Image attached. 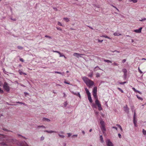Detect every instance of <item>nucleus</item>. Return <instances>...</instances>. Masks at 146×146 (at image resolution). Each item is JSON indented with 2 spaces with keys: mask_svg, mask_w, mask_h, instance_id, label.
<instances>
[{
  "mask_svg": "<svg viewBox=\"0 0 146 146\" xmlns=\"http://www.w3.org/2000/svg\"><path fill=\"white\" fill-rule=\"evenodd\" d=\"M67 134L68 135V137H70L71 136V134L70 133H68Z\"/></svg>",
  "mask_w": 146,
  "mask_h": 146,
  "instance_id": "46",
  "label": "nucleus"
},
{
  "mask_svg": "<svg viewBox=\"0 0 146 146\" xmlns=\"http://www.w3.org/2000/svg\"><path fill=\"white\" fill-rule=\"evenodd\" d=\"M126 61V60L124 59H123V60L122 62L123 63H124Z\"/></svg>",
  "mask_w": 146,
  "mask_h": 146,
  "instance_id": "60",
  "label": "nucleus"
},
{
  "mask_svg": "<svg viewBox=\"0 0 146 146\" xmlns=\"http://www.w3.org/2000/svg\"><path fill=\"white\" fill-rule=\"evenodd\" d=\"M142 29V27H141L139 29H135L134 30V32L138 33H140L141 32V30Z\"/></svg>",
  "mask_w": 146,
  "mask_h": 146,
  "instance_id": "9",
  "label": "nucleus"
},
{
  "mask_svg": "<svg viewBox=\"0 0 146 146\" xmlns=\"http://www.w3.org/2000/svg\"><path fill=\"white\" fill-rule=\"evenodd\" d=\"M41 127L45 128V127L43 125H41V126L39 125V126H37V129H39Z\"/></svg>",
  "mask_w": 146,
  "mask_h": 146,
  "instance_id": "27",
  "label": "nucleus"
},
{
  "mask_svg": "<svg viewBox=\"0 0 146 146\" xmlns=\"http://www.w3.org/2000/svg\"><path fill=\"white\" fill-rule=\"evenodd\" d=\"M82 133L84 135L85 134V132L84 131H82Z\"/></svg>",
  "mask_w": 146,
  "mask_h": 146,
  "instance_id": "64",
  "label": "nucleus"
},
{
  "mask_svg": "<svg viewBox=\"0 0 146 146\" xmlns=\"http://www.w3.org/2000/svg\"><path fill=\"white\" fill-rule=\"evenodd\" d=\"M112 128L115 129L116 130H117V128L116 127H112Z\"/></svg>",
  "mask_w": 146,
  "mask_h": 146,
  "instance_id": "56",
  "label": "nucleus"
},
{
  "mask_svg": "<svg viewBox=\"0 0 146 146\" xmlns=\"http://www.w3.org/2000/svg\"><path fill=\"white\" fill-rule=\"evenodd\" d=\"M101 36L103 37H104L106 38H108L110 39H111L110 37H108V36H107L105 35H103V36Z\"/></svg>",
  "mask_w": 146,
  "mask_h": 146,
  "instance_id": "23",
  "label": "nucleus"
},
{
  "mask_svg": "<svg viewBox=\"0 0 146 146\" xmlns=\"http://www.w3.org/2000/svg\"><path fill=\"white\" fill-rule=\"evenodd\" d=\"M0 92L1 93H3V91L1 90V88H0Z\"/></svg>",
  "mask_w": 146,
  "mask_h": 146,
  "instance_id": "61",
  "label": "nucleus"
},
{
  "mask_svg": "<svg viewBox=\"0 0 146 146\" xmlns=\"http://www.w3.org/2000/svg\"><path fill=\"white\" fill-rule=\"evenodd\" d=\"M77 136H78L76 134V135H72V137H77Z\"/></svg>",
  "mask_w": 146,
  "mask_h": 146,
  "instance_id": "51",
  "label": "nucleus"
},
{
  "mask_svg": "<svg viewBox=\"0 0 146 146\" xmlns=\"http://www.w3.org/2000/svg\"><path fill=\"white\" fill-rule=\"evenodd\" d=\"M17 48L18 49H23V47L20 46H17Z\"/></svg>",
  "mask_w": 146,
  "mask_h": 146,
  "instance_id": "43",
  "label": "nucleus"
},
{
  "mask_svg": "<svg viewBox=\"0 0 146 146\" xmlns=\"http://www.w3.org/2000/svg\"><path fill=\"white\" fill-rule=\"evenodd\" d=\"M112 64L115 66H117L118 65V64L115 62H114V63L113 64Z\"/></svg>",
  "mask_w": 146,
  "mask_h": 146,
  "instance_id": "55",
  "label": "nucleus"
},
{
  "mask_svg": "<svg viewBox=\"0 0 146 146\" xmlns=\"http://www.w3.org/2000/svg\"><path fill=\"white\" fill-rule=\"evenodd\" d=\"M3 88L7 92H9L10 90V88L9 86H8V84L7 83L5 82L3 85Z\"/></svg>",
  "mask_w": 146,
  "mask_h": 146,
  "instance_id": "5",
  "label": "nucleus"
},
{
  "mask_svg": "<svg viewBox=\"0 0 146 146\" xmlns=\"http://www.w3.org/2000/svg\"><path fill=\"white\" fill-rule=\"evenodd\" d=\"M97 88L96 87H95L93 90V94H97Z\"/></svg>",
  "mask_w": 146,
  "mask_h": 146,
  "instance_id": "10",
  "label": "nucleus"
},
{
  "mask_svg": "<svg viewBox=\"0 0 146 146\" xmlns=\"http://www.w3.org/2000/svg\"><path fill=\"white\" fill-rule=\"evenodd\" d=\"M19 74L21 75L23 74V72L20 70H19Z\"/></svg>",
  "mask_w": 146,
  "mask_h": 146,
  "instance_id": "36",
  "label": "nucleus"
},
{
  "mask_svg": "<svg viewBox=\"0 0 146 146\" xmlns=\"http://www.w3.org/2000/svg\"><path fill=\"white\" fill-rule=\"evenodd\" d=\"M95 102L96 105L98 107V110L100 111L102 110L103 109L98 99L95 100Z\"/></svg>",
  "mask_w": 146,
  "mask_h": 146,
  "instance_id": "3",
  "label": "nucleus"
},
{
  "mask_svg": "<svg viewBox=\"0 0 146 146\" xmlns=\"http://www.w3.org/2000/svg\"><path fill=\"white\" fill-rule=\"evenodd\" d=\"M104 61H105V62H108V63H111V62L110 61V60H105V59H104Z\"/></svg>",
  "mask_w": 146,
  "mask_h": 146,
  "instance_id": "25",
  "label": "nucleus"
},
{
  "mask_svg": "<svg viewBox=\"0 0 146 146\" xmlns=\"http://www.w3.org/2000/svg\"><path fill=\"white\" fill-rule=\"evenodd\" d=\"M58 24L60 26H62V25L61 24V23L60 22H59L58 21Z\"/></svg>",
  "mask_w": 146,
  "mask_h": 146,
  "instance_id": "38",
  "label": "nucleus"
},
{
  "mask_svg": "<svg viewBox=\"0 0 146 146\" xmlns=\"http://www.w3.org/2000/svg\"><path fill=\"white\" fill-rule=\"evenodd\" d=\"M98 41L99 42H102L103 41V40H100L99 39H98Z\"/></svg>",
  "mask_w": 146,
  "mask_h": 146,
  "instance_id": "52",
  "label": "nucleus"
},
{
  "mask_svg": "<svg viewBox=\"0 0 146 146\" xmlns=\"http://www.w3.org/2000/svg\"><path fill=\"white\" fill-rule=\"evenodd\" d=\"M71 92L74 95L78 96L80 98H81V96L80 95L79 92L76 93L74 92Z\"/></svg>",
  "mask_w": 146,
  "mask_h": 146,
  "instance_id": "11",
  "label": "nucleus"
},
{
  "mask_svg": "<svg viewBox=\"0 0 146 146\" xmlns=\"http://www.w3.org/2000/svg\"><path fill=\"white\" fill-rule=\"evenodd\" d=\"M82 79L86 84V85L89 87H90L94 84V82L86 77L82 78Z\"/></svg>",
  "mask_w": 146,
  "mask_h": 146,
  "instance_id": "1",
  "label": "nucleus"
},
{
  "mask_svg": "<svg viewBox=\"0 0 146 146\" xmlns=\"http://www.w3.org/2000/svg\"><path fill=\"white\" fill-rule=\"evenodd\" d=\"M63 94H64L63 97H66V95L65 93H64Z\"/></svg>",
  "mask_w": 146,
  "mask_h": 146,
  "instance_id": "63",
  "label": "nucleus"
},
{
  "mask_svg": "<svg viewBox=\"0 0 146 146\" xmlns=\"http://www.w3.org/2000/svg\"><path fill=\"white\" fill-rule=\"evenodd\" d=\"M44 131L45 132H47L48 133H56V131H52V130H50V131L46 130V131Z\"/></svg>",
  "mask_w": 146,
  "mask_h": 146,
  "instance_id": "13",
  "label": "nucleus"
},
{
  "mask_svg": "<svg viewBox=\"0 0 146 146\" xmlns=\"http://www.w3.org/2000/svg\"><path fill=\"white\" fill-rule=\"evenodd\" d=\"M63 19L65 20L66 22H68L69 21V19L67 18H64Z\"/></svg>",
  "mask_w": 146,
  "mask_h": 146,
  "instance_id": "21",
  "label": "nucleus"
},
{
  "mask_svg": "<svg viewBox=\"0 0 146 146\" xmlns=\"http://www.w3.org/2000/svg\"><path fill=\"white\" fill-rule=\"evenodd\" d=\"M100 138L101 142L102 143H103L104 142V141L103 140V137L102 135H100Z\"/></svg>",
  "mask_w": 146,
  "mask_h": 146,
  "instance_id": "17",
  "label": "nucleus"
},
{
  "mask_svg": "<svg viewBox=\"0 0 146 146\" xmlns=\"http://www.w3.org/2000/svg\"><path fill=\"white\" fill-rule=\"evenodd\" d=\"M136 114L135 111H134V116H133V119H135V117H136Z\"/></svg>",
  "mask_w": 146,
  "mask_h": 146,
  "instance_id": "37",
  "label": "nucleus"
},
{
  "mask_svg": "<svg viewBox=\"0 0 146 146\" xmlns=\"http://www.w3.org/2000/svg\"><path fill=\"white\" fill-rule=\"evenodd\" d=\"M130 2H133V3H135L137 2V0H129Z\"/></svg>",
  "mask_w": 146,
  "mask_h": 146,
  "instance_id": "22",
  "label": "nucleus"
},
{
  "mask_svg": "<svg viewBox=\"0 0 146 146\" xmlns=\"http://www.w3.org/2000/svg\"><path fill=\"white\" fill-rule=\"evenodd\" d=\"M93 94V95L95 99V100H96L97 99H98V98L97 97V94Z\"/></svg>",
  "mask_w": 146,
  "mask_h": 146,
  "instance_id": "24",
  "label": "nucleus"
},
{
  "mask_svg": "<svg viewBox=\"0 0 146 146\" xmlns=\"http://www.w3.org/2000/svg\"><path fill=\"white\" fill-rule=\"evenodd\" d=\"M118 83H119V84H122L123 85V84H124L125 83H127V82H118Z\"/></svg>",
  "mask_w": 146,
  "mask_h": 146,
  "instance_id": "32",
  "label": "nucleus"
},
{
  "mask_svg": "<svg viewBox=\"0 0 146 146\" xmlns=\"http://www.w3.org/2000/svg\"><path fill=\"white\" fill-rule=\"evenodd\" d=\"M101 125V128L103 133H104L106 131V129L105 127V123L104 121L102 120L100 121Z\"/></svg>",
  "mask_w": 146,
  "mask_h": 146,
  "instance_id": "2",
  "label": "nucleus"
},
{
  "mask_svg": "<svg viewBox=\"0 0 146 146\" xmlns=\"http://www.w3.org/2000/svg\"><path fill=\"white\" fill-rule=\"evenodd\" d=\"M138 70H139V71L141 73H142V72L141 71V70L140 69H139V67L138 68Z\"/></svg>",
  "mask_w": 146,
  "mask_h": 146,
  "instance_id": "53",
  "label": "nucleus"
},
{
  "mask_svg": "<svg viewBox=\"0 0 146 146\" xmlns=\"http://www.w3.org/2000/svg\"><path fill=\"white\" fill-rule=\"evenodd\" d=\"M44 139V137L42 136L40 137V140H43Z\"/></svg>",
  "mask_w": 146,
  "mask_h": 146,
  "instance_id": "50",
  "label": "nucleus"
},
{
  "mask_svg": "<svg viewBox=\"0 0 146 146\" xmlns=\"http://www.w3.org/2000/svg\"><path fill=\"white\" fill-rule=\"evenodd\" d=\"M53 52H56V53H57L58 54V53H59V51H56V50H53L52 51Z\"/></svg>",
  "mask_w": 146,
  "mask_h": 146,
  "instance_id": "49",
  "label": "nucleus"
},
{
  "mask_svg": "<svg viewBox=\"0 0 146 146\" xmlns=\"http://www.w3.org/2000/svg\"><path fill=\"white\" fill-rule=\"evenodd\" d=\"M85 90L86 91V92L88 96L91 94L89 90L87 88H85Z\"/></svg>",
  "mask_w": 146,
  "mask_h": 146,
  "instance_id": "15",
  "label": "nucleus"
},
{
  "mask_svg": "<svg viewBox=\"0 0 146 146\" xmlns=\"http://www.w3.org/2000/svg\"><path fill=\"white\" fill-rule=\"evenodd\" d=\"M123 108L124 111L125 112L128 113H129V109L128 108L127 106V105H126L125 106L123 107Z\"/></svg>",
  "mask_w": 146,
  "mask_h": 146,
  "instance_id": "8",
  "label": "nucleus"
},
{
  "mask_svg": "<svg viewBox=\"0 0 146 146\" xmlns=\"http://www.w3.org/2000/svg\"><path fill=\"white\" fill-rule=\"evenodd\" d=\"M122 71L124 73V75L123 76L125 78H126L127 74V70L125 68H124L122 69Z\"/></svg>",
  "mask_w": 146,
  "mask_h": 146,
  "instance_id": "7",
  "label": "nucleus"
},
{
  "mask_svg": "<svg viewBox=\"0 0 146 146\" xmlns=\"http://www.w3.org/2000/svg\"><path fill=\"white\" fill-rule=\"evenodd\" d=\"M113 35L114 36H119L121 35V34H120L118 32H115V33H113Z\"/></svg>",
  "mask_w": 146,
  "mask_h": 146,
  "instance_id": "18",
  "label": "nucleus"
},
{
  "mask_svg": "<svg viewBox=\"0 0 146 146\" xmlns=\"http://www.w3.org/2000/svg\"><path fill=\"white\" fill-rule=\"evenodd\" d=\"M132 89L135 92H138L139 94H142V93L141 92H140V91H138L137 90L134 88H132Z\"/></svg>",
  "mask_w": 146,
  "mask_h": 146,
  "instance_id": "16",
  "label": "nucleus"
},
{
  "mask_svg": "<svg viewBox=\"0 0 146 146\" xmlns=\"http://www.w3.org/2000/svg\"><path fill=\"white\" fill-rule=\"evenodd\" d=\"M17 103H18V104H23L24 105H25V104H24V103H22L21 102H16Z\"/></svg>",
  "mask_w": 146,
  "mask_h": 146,
  "instance_id": "45",
  "label": "nucleus"
},
{
  "mask_svg": "<svg viewBox=\"0 0 146 146\" xmlns=\"http://www.w3.org/2000/svg\"><path fill=\"white\" fill-rule=\"evenodd\" d=\"M85 55L84 54H80L77 53H74L73 54V55L75 57H76L77 58H79V57H82V56Z\"/></svg>",
  "mask_w": 146,
  "mask_h": 146,
  "instance_id": "6",
  "label": "nucleus"
},
{
  "mask_svg": "<svg viewBox=\"0 0 146 146\" xmlns=\"http://www.w3.org/2000/svg\"><path fill=\"white\" fill-rule=\"evenodd\" d=\"M58 135L59 136L62 138H64V137L65 136L64 135H61L60 134H58Z\"/></svg>",
  "mask_w": 146,
  "mask_h": 146,
  "instance_id": "30",
  "label": "nucleus"
},
{
  "mask_svg": "<svg viewBox=\"0 0 146 146\" xmlns=\"http://www.w3.org/2000/svg\"><path fill=\"white\" fill-rule=\"evenodd\" d=\"M2 70H3V72H4V73L5 74H6V73L7 72L5 70V69L4 68H2Z\"/></svg>",
  "mask_w": 146,
  "mask_h": 146,
  "instance_id": "35",
  "label": "nucleus"
},
{
  "mask_svg": "<svg viewBox=\"0 0 146 146\" xmlns=\"http://www.w3.org/2000/svg\"><path fill=\"white\" fill-rule=\"evenodd\" d=\"M106 143L107 146H114V145L109 139L106 140Z\"/></svg>",
  "mask_w": 146,
  "mask_h": 146,
  "instance_id": "4",
  "label": "nucleus"
},
{
  "mask_svg": "<svg viewBox=\"0 0 146 146\" xmlns=\"http://www.w3.org/2000/svg\"><path fill=\"white\" fill-rule=\"evenodd\" d=\"M136 96L137 98L141 100H143V99L141 97H139L138 95H136Z\"/></svg>",
  "mask_w": 146,
  "mask_h": 146,
  "instance_id": "29",
  "label": "nucleus"
},
{
  "mask_svg": "<svg viewBox=\"0 0 146 146\" xmlns=\"http://www.w3.org/2000/svg\"><path fill=\"white\" fill-rule=\"evenodd\" d=\"M11 19L13 21H16V19H13L12 18H11Z\"/></svg>",
  "mask_w": 146,
  "mask_h": 146,
  "instance_id": "58",
  "label": "nucleus"
},
{
  "mask_svg": "<svg viewBox=\"0 0 146 146\" xmlns=\"http://www.w3.org/2000/svg\"><path fill=\"white\" fill-rule=\"evenodd\" d=\"M92 74H89L88 75V76H89V77H92Z\"/></svg>",
  "mask_w": 146,
  "mask_h": 146,
  "instance_id": "59",
  "label": "nucleus"
},
{
  "mask_svg": "<svg viewBox=\"0 0 146 146\" xmlns=\"http://www.w3.org/2000/svg\"><path fill=\"white\" fill-rule=\"evenodd\" d=\"M146 20V19L145 18H144V19H141L139 20V21H145Z\"/></svg>",
  "mask_w": 146,
  "mask_h": 146,
  "instance_id": "40",
  "label": "nucleus"
},
{
  "mask_svg": "<svg viewBox=\"0 0 146 146\" xmlns=\"http://www.w3.org/2000/svg\"><path fill=\"white\" fill-rule=\"evenodd\" d=\"M42 120L43 121H46L47 122H49L50 121V120L49 119L45 117L43 118L42 119Z\"/></svg>",
  "mask_w": 146,
  "mask_h": 146,
  "instance_id": "12",
  "label": "nucleus"
},
{
  "mask_svg": "<svg viewBox=\"0 0 146 146\" xmlns=\"http://www.w3.org/2000/svg\"><path fill=\"white\" fill-rule=\"evenodd\" d=\"M117 89L122 93H123V91L120 88H118Z\"/></svg>",
  "mask_w": 146,
  "mask_h": 146,
  "instance_id": "34",
  "label": "nucleus"
},
{
  "mask_svg": "<svg viewBox=\"0 0 146 146\" xmlns=\"http://www.w3.org/2000/svg\"><path fill=\"white\" fill-rule=\"evenodd\" d=\"M111 6L113 7L114 8H115L118 11H119V10H118V9L116 7H115V6L113 5H111Z\"/></svg>",
  "mask_w": 146,
  "mask_h": 146,
  "instance_id": "42",
  "label": "nucleus"
},
{
  "mask_svg": "<svg viewBox=\"0 0 146 146\" xmlns=\"http://www.w3.org/2000/svg\"><path fill=\"white\" fill-rule=\"evenodd\" d=\"M131 110H132V111H134V107L133 106H132L131 107Z\"/></svg>",
  "mask_w": 146,
  "mask_h": 146,
  "instance_id": "44",
  "label": "nucleus"
},
{
  "mask_svg": "<svg viewBox=\"0 0 146 146\" xmlns=\"http://www.w3.org/2000/svg\"><path fill=\"white\" fill-rule=\"evenodd\" d=\"M56 28L58 30H59L60 31H62V29L60 27H57Z\"/></svg>",
  "mask_w": 146,
  "mask_h": 146,
  "instance_id": "48",
  "label": "nucleus"
},
{
  "mask_svg": "<svg viewBox=\"0 0 146 146\" xmlns=\"http://www.w3.org/2000/svg\"><path fill=\"white\" fill-rule=\"evenodd\" d=\"M64 83L66 84H70V83H68L66 81H64Z\"/></svg>",
  "mask_w": 146,
  "mask_h": 146,
  "instance_id": "62",
  "label": "nucleus"
},
{
  "mask_svg": "<svg viewBox=\"0 0 146 146\" xmlns=\"http://www.w3.org/2000/svg\"><path fill=\"white\" fill-rule=\"evenodd\" d=\"M54 73H57L58 74H60L62 75V76H63L64 74V72L62 73L60 72H57V71H55Z\"/></svg>",
  "mask_w": 146,
  "mask_h": 146,
  "instance_id": "19",
  "label": "nucleus"
},
{
  "mask_svg": "<svg viewBox=\"0 0 146 146\" xmlns=\"http://www.w3.org/2000/svg\"><path fill=\"white\" fill-rule=\"evenodd\" d=\"M58 54L60 55V57H63V56H64V55H63V54H62V53H60V52H59V53H58Z\"/></svg>",
  "mask_w": 146,
  "mask_h": 146,
  "instance_id": "33",
  "label": "nucleus"
},
{
  "mask_svg": "<svg viewBox=\"0 0 146 146\" xmlns=\"http://www.w3.org/2000/svg\"><path fill=\"white\" fill-rule=\"evenodd\" d=\"M96 77L97 78L100 77V74L99 73H98L96 74Z\"/></svg>",
  "mask_w": 146,
  "mask_h": 146,
  "instance_id": "39",
  "label": "nucleus"
},
{
  "mask_svg": "<svg viewBox=\"0 0 146 146\" xmlns=\"http://www.w3.org/2000/svg\"><path fill=\"white\" fill-rule=\"evenodd\" d=\"M88 99L89 102L90 103H92V98H91V94L90 95H88Z\"/></svg>",
  "mask_w": 146,
  "mask_h": 146,
  "instance_id": "14",
  "label": "nucleus"
},
{
  "mask_svg": "<svg viewBox=\"0 0 146 146\" xmlns=\"http://www.w3.org/2000/svg\"><path fill=\"white\" fill-rule=\"evenodd\" d=\"M116 126H117L119 128H120V129L121 130V131H123V129L120 125H119L118 124H117V125H116Z\"/></svg>",
  "mask_w": 146,
  "mask_h": 146,
  "instance_id": "20",
  "label": "nucleus"
},
{
  "mask_svg": "<svg viewBox=\"0 0 146 146\" xmlns=\"http://www.w3.org/2000/svg\"><path fill=\"white\" fill-rule=\"evenodd\" d=\"M21 61V62H24V60L22 58H20L19 59Z\"/></svg>",
  "mask_w": 146,
  "mask_h": 146,
  "instance_id": "54",
  "label": "nucleus"
},
{
  "mask_svg": "<svg viewBox=\"0 0 146 146\" xmlns=\"http://www.w3.org/2000/svg\"><path fill=\"white\" fill-rule=\"evenodd\" d=\"M68 104V103L67 102H65L64 103L63 105L65 107H66Z\"/></svg>",
  "mask_w": 146,
  "mask_h": 146,
  "instance_id": "31",
  "label": "nucleus"
},
{
  "mask_svg": "<svg viewBox=\"0 0 146 146\" xmlns=\"http://www.w3.org/2000/svg\"><path fill=\"white\" fill-rule=\"evenodd\" d=\"M45 37L48 38L49 39H51L52 38L51 36L48 35H45Z\"/></svg>",
  "mask_w": 146,
  "mask_h": 146,
  "instance_id": "41",
  "label": "nucleus"
},
{
  "mask_svg": "<svg viewBox=\"0 0 146 146\" xmlns=\"http://www.w3.org/2000/svg\"><path fill=\"white\" fill-rule=\"evenodd\" d=\"M53 9L55 11H58V9L56 8L53 7Z\"/></svg>",
  "mask_w": 146,
  "mask_h": 146,
  "instance_id": "57",
  "label": "nucleus"
},
{
  "mask_svg": "<svg viewBox=\"0 0 146 146\" xmlns=\"http://www.w3.org/2000/svg\"><path fill=\"white\" fill-rule=\"evenodd\" d=\"M118 135L119 138H121V135L120 133H118Z\"/></svg>",
  "mask_w": 146,
  "mask_h": 146,
  "instance_id": "47",
  "label": "nucleus"
},
{
  "mask_svg": "<svg viewBox=\"0 0 146 146\" xmlns=\"http://www.w3.org/2000/svg\"><path fill=\"white\" fill-rule=\"evenodd\" d=\"M136 123H137L136 120L135 119H133V123H134L135 126V127L137 126V125L136 124Z\"/></svg>",
  "mask_w": 146,
  "mask_h": 146,
  "instance_id": "26",
  "label": "nucleus"
},
{
  "mask_svg": "<svg viewBox=\"0 0 146 146\" xmlns=\"http://www.w3.org/2000/svg\"><path fill=\"white\" fill-rule=\"evenodd\" d=\"M142 132L143 134L144 135H146V130H145L144 129H143L142 130Z\"/></svg>",
  "mask_w": 146,
  "mask_h": 146,
  "instance_id": "28",
  "label": "nucleus"
}]
</instances>
